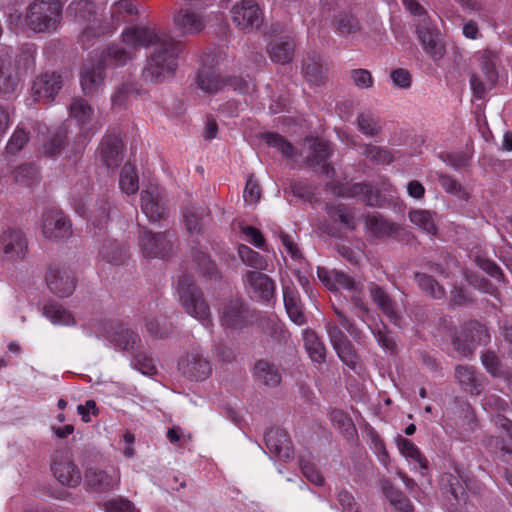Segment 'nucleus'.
<instances>
[{
	"label": "nucleus",
	"mask_w": 512,
	"mask_h": 512,
	"mask_svg": "<svg viewBox=\"0 0 512 512\" xmlns=\"http://www.w3.org/2000/svg\"><path fill=\"white\" fill-rule=\"evenodd\" d=\"M122 40L133 47H153L142 71L146 82L159 83L175 73L183 45L171 36L159 34L150 27L132 26L123 31Z\"/></svg>",
	"instance_id": "1"
},
{
	"label": "nucleus",
	"mask_w": 512,
	"mask_h": 512,
	"mask_svg": "<svg viewBox=\"0 0 512 512\" xmlns=\"http://www.w3.org/2000/svg\"><path fill=\"white\" fill-rule=\"evenodd\" d=\"M73 15L74 21L84 26L79 34V41L84 48H88L92 42L109 32L110 25L102 19L96 4L91 0H75L67 9Z\"/></svg>",
	"instance_id": "2"
},
{
	"label": "nucleus",
	"mask_w": 512,
	"mask_h": 512,
	"mask_svg": "<svg viewBox=\"0 0 512 512\" xmlns=\"http://www.w3.org/2000/svg\"><path fill=\"white\" fill-rule=\"evenodd\" d=\"M63 6L60 0H35L24 14V24L34 33H53L61 24Z\"/></svg>",
	"instance_id": "3"
},
{
	"label": "nucleus",
	"mask_w": 512,
	"mask_h": 512,
	"mask_svg": "<svg viewBox=\"0 0 512 512\" xmlns=\"http://www.w3.org/2000/svg\"><path fill=\"white\" fill-rule=\"evenodd\" d=\"M177 291L179 301L185 312L200 321L204 326H209L211 324L210 308L193 277L182 275L178 280Z\"/></svg>",
	"instance_id": "4"
},
{
	"label": "nucleus",
	"mask_w": 512,
	"mask_h": 512,
	"mask_svg": "<svg viewBox=\"0 0 512 512\" xmlns=\"http://www.w3.org/2000/svg\"><path fill=\"white\" fill-rule=\"evenodd\" d=\"M176 240L174 231L153 233L142 227L139 233V246L146 258H166L173 250Z\"/></svg>",
	"instance_id": "5"
},
{
	"label": "nucleus",
	"mask_w": 512,
	"mask_h": 512,
	"mask_svg": "<svg viewBox=\"0 0 512 512\" xmlns=\"http://www.w3.org/2000/svg\"><path fill=\"white\" fill-rule=\"evenodd\" d=\"M51 471L59 484L68 488L78 487L83 480L81 470L68 449L54 451L51 456Z\"/></svg>",
	"instance_id": "6"
},
{
	"label": "nucleus",
	"mask_w": 512,
	"mask_h": 512,
	"mask_svg": "<svg viewBox=\"0 0 512 512\" xmlns=\"http://www.w3.org/2000/svg\"><path fill=\"white\" fill-rule=\"evenodd\" d=\"M196 86L205 94L212 95L222 91L225 87L241 93L248 90L249 84L241 77H221L215 70L203 67L199 70L196 79Z\"/></svg>",
	"instance_id": "7"
},
{
	"label": "nucleus",
	"mask_w": 512,
	"mask_h": 512,
	"mask_svg": "<svg viewBox=\"0 0 512 512\" xmlns=\"http://www.w3.org/2000/svg\"><path fill=\"white\" fill-rule=\"evenodd\" d=\"M304 149L307 153L306 163L309 167H319L322 174L329 177L333 176L334 168L327 162L333 150L327 141L317 137H307L305 138Z\"/></svg>",
	"instance_id": "8"
},
{
	"label": "nucleus",
	"mask_w": 512,
	"mask_h": 512,
	"mask_svg": "<svg viewBox=\"0 0 512 512\" xmlns=\"http://www.w3.org/2000/svg\"><path fill=\"white\" fill-rule=\"evenodd\" d=\"M480 69L485 81L477 74H472L470 77V85L473 94L479 99L483 98L489 90L495 87L499 78L495 56L491 52H485L482 55L480 59Z\"/></svg>",
	"instance_id": "9"
},
{
	"label": "nucleus",
	"mask_w": 512,
	"mask_h": 512,
	"mask_svg": "<svg viewBox=\"0 0 512 512\" xmlns=\"http://www.w3.org/2000/svg\"><path fill=\"white\" fill-rule=\"evenodd\" d=\"M119 483L120 475L115 469L88 467L84 472V485L88 492L106 493L117 488Z\"/></svg>",
	"instance_id": "10"
},
{
	"label": "nucleus",
	"mask_w": 512,
	"mask_h": 512,
	"mask_svg": "<svg viewBox=\"0 0 512 512\" xmlns=\"http://www.w3.org/2000/svg\"><path fill=\"white\" fill-rule=\"evenodd\" d=\"M254 313L243 299L235 298L226 302L221 310L222 324L229 328H243L249 325Z\"/></svg>",
	"instance_id": "11"
},
{
	"label": "nucleus",
	"mask_w": 512,
	"mask_h": 512,
	"mask_svg": "<svg viewBox=\"0 0 512 512\" xmlns=\"http://www.w3.org/2000/svg\"><path fill=\"white\" fill-rule=\"evenodd\" d=\"M63 86L62 78L56 72H45L35 78L31 87L34 102L48 103L54 100Z\"/></svg>",
	"instance_id": "12"
},
{
	"label": "nucleus",
	"mask_w": 512,
	"mask_h": 512,
	"mask_svg": "<svg viewBox=\"0 0 512 512\" xmlns=\"http://www.w3.org/2000/svg\"><path fill=\"white\" fill-rule=\"evenodd\" d=\"M141 210L151 223L165 220L168 216V209L163 193L157 186H150L140 193Z\"/></svg>",
	"instance_id": "13"
},
{
	"label": "nucleus",
	"mask_w": 512,
	"mask_h": 512,
	"mask_svg": "<svg viewBox=\"0 0 512 512\" xmlns=\"http://www.w3.org/2000/svg\"><path fill=\"white\" fill-rule=\"evenodd\" d=\"M233 22L244 31L258 29L263 23V14L253 0H245L232 8Z\"/></svg>",
	"instance_id": "14"
},
{
	"label": "nucleus",
	"mask_w": 512,
	"mask_h": 512,
	"mask_svg": "<svg viewBox=\"0 0 512 512\" xmlns=\"http://www.w3.org/2000/svg\"><path fill=\"white\" fill-rule=\"evenodd\" d=\"M416 33L427 55L438 60L445 55V46L440 33L435 29L428 19H422L417 24Z\"/></svg>",
	"instance_id": "15"
},
{
	"label": "nucleus",
	"mask_w": 512,
	"mask_h": 512,
	"mask_svg": "<svg viewBox=\"0 0 512 512\" xmlns=\"http://www.w3.org/2000/svg\"><path fill=\"white\" fill-rule=\"evenodd\" d=\"M178 369L183 376L195 381H203L212 373L211 363L197 352L182 357L178 362Z\"/></svg>",
	"instance_id": "16"
},
{
	"label": "nucleus",
	"mask_w": 512,
	"mask_h": 512,
	"mask_svg": "<svg viewBox=\"0 0 512 512\" xmlns=\"http://www.w3.org/2000/svg\"><path fill=\"white\" fill-rule=\"evenodd\" d=\"M49 290L58 297L70 296L76 287V279L70 270L60 267H50L46 274Z\"/></svg>",
	"instance_id": "17"
},
{
	"label": "nucleus",
	"mask_w": 512,
	"mask_h": 512,
	"mask_svg": "<svg viewBox=\"0 0 512 512\" xmlns=\"http://www.w3.org/2000/svg\"><path fill=\"white\" fill-rule=\"evenodd\" d=\"M265 445L270 454L282 461L293 457L294 450L291 439L284 429L271 428L264 435Z\"/></svg>",
	"instance_id": "18"
},
{
	"label": "nucleus",
	"mask_w": 512,
	"mask_h": 512,
	"mask_svg": "<svg viewBox=\"0 0 512 512\" xmlns=\"http://www.w3.org/2000/svg\"><path fill=\"white\" fill-rule=\"evenodd\" d=\"M105 67L96 59L83 64L80 73V84L85 95H93L104 85Z\"/></svg>",
	"instance_id": "19"
},
{
	"label": "nucleus",
	"mask_w": 512,
	"mask_h": 512,
	"mask_svg": "<svg viewBox=\"0 0 512 512\" xmlns=\"http://www.w3.org/2000/svg\"><path fill=\"white\" fill-rule=\"evenodd\" d=\"M43 235L51 240L68 238L72 235V224L61 211H48L43 219Z\"/></svg>",
	"instance_id": "20"
},
{
	"label": "nucleus",
	"mask_w": 512,
	"mask_h": 512,
	"mask_svg": "<svg viewBox=\"0 0 512 512\" xmlns=\"http://www.w3.org/2000/svg\"><path fill=\"white\" fill-rule=\"evenodd\" d=\"M454 378L460 388L472 396H478L484 390L485 377L477 373L474 366L457 365L454 369Z\"/></svg>",
	"instance_id": "21"
},
{
	"label": "nucleus",
	"mask_w": 512,
	"mask_h": 512,
	"mask_svg": "<svg viewBox=\"0 0 512 512\" xmlns=\"http://www.w3.org/2000/svg\"><path fill=\"white\" fill-rule=\"evenodd\" d=\"M245 283L259 301L270 302L274 299L276 284L268 275L259 271H249L246 274Z\"/></svg>",
	"instance_id": "22"
},
{
	"label": "nucleus",
	"mask_w": 512,
	"mask_h": 512,
	"mask_svg": "<svg viewBox=\"0 0 512 512\" xmlns=\"http://www.w3.org/2000/svg\"><path fill=\"white\" fill-rule=\"evenodd\" d=\"M0 248L7 260H20L25 256L27 241L22 231L8 230L0 238Z\"/></svg>",
	"instance_id": "23"
},
{
	"label": "nucleus",
	"mask_w": 512,
	"mask_h": 512,
	"mask_svg": "<svg viewBox=\"0 0 512 512\" xmlns=\"http://www.w3.org/2000/svg\"><path fill=\"white\" fill-rule=\"evenodd\" d=\"M368 290L379 310L395 325L399 326L402 317L392 297L378 284L371 282Z\"/></svg>",
	"instance_id": "24"
},
{
	"label": "nucleus",
	"mask_w": 512,
	"mask_h": 512,
	"mask_svg": "<svg viewBox=\"0 0 512 512\" xmlns=\"http://www.w3.org/2000/svg\"><path fill=\"white\" fill-rule=\"evenodd\" d=\"M124 48L117 44H111L102 49L100 52H95L94 58L106 67H119L127 64L134 56V49Z\"/></svg>",
	"instance_id": "25"
},
{
	"label": "nucleus",
	"mask_w": 512,
	"mask_h": 512,
	"mask_svg": "<svg viewBox=\"0 0 512 512\" xmlns=\"http://www.w3.org/2000/svg\"><path fill=\"white\" fill-rule=\"evenodd\" d=\"M317 276L319 280L330 290L344 288L352 292L361 291V285L342 271L335 269L327 270L324 267H318Z\"/></svg>",
	"instance_id": "26"
},
{
	"label": "nucleus",
	"mask_w": 512,
	"mask_h": 512,
	"mask_svg": "<svg viewBox=\"0 0 512 512\" xmlns=\"http://www.w3.org/2000/svg\"><path fill=\"white\" fill-rule=\"evenodd\" d=\"M175 28L183 36L196 35L204 30L203 17L189 8H182L173 16Z\"/></svg>",
	"instance_id": "27"
},
{
	"label": "nucleus",
	"mask_w": 512,
	"mask_h": 512,
	"mask_svg": "<svg viewBox=\"0 0 512 512\" xmlns=\"http://www.w3.org/2000/svg\"><path fill=\"white\" fill-rule=\"evenodd\" d=\"M295 51L294 39L290 36H281L270 41L267 52L271 60L279 64L292 61Z\"/></svg>",
	"instance_id": "28"
},
{
	"label": "nucleus",
	"mask_w": 512,
	"mask_h": 512,
	"mask_svg": "<svg viewBox=\"0 0 512 512\" xmlns=\"http://www.w3.org/2000/svg\"><path fill=\"white\" fill-rule=\"evenodd\" d=\"M123 144L121 139L116 135H108L102 139L100 151L105 165L114 169L119 166L122 161Z\"/></svg>",
	"instance_id": "29"
},
{
	"label": "nucleus",
	"mask_w": 512,
	"mask_h": 512,
	"mask_svg": "<svg viewBox=\"0 0 512 512\" xmlns=\"http://www.w3.org/2000/svg\"><path fill=\"white\" fill-rule=\"evenodd\" d=\"M442 482L445 487L448 489L453 498L457 501L465 498V486L469 487L470 477L468 473L464 471V469L456 466L454 468V473H445L442 476Z\"/></svg>",
	"instance_id": "30"
},
{
	"label": "nucleus",
	"mask_w": 512,
	"mask_h": 512,
	"mask_svg": "<svg viewBox=\"0 0 512 512\" xmlns=\"http://www.w3.org/2000/svg\"><path fill=\"white\" fill-rule=\"evenodd\" d=\"M12 64L10 57L0 56V93L4 96L12 95L19 85V74Z\"/></svg>",
	"instance_id": "31"
},
{
	"label": "nucleus",
	"mask_w": 512,
	"mask_h": 512,
	"mask_svg": "<svg viewBox=\"0 0 512 512\" xmlns=\"http://www.w3.org/2000/svg\"><path fill=\"white\" fill-rule=\"evenodd\" d=\"M344 195L356 197L366 205L372 207H381L384 202L379 190L374 189L368 183H354L347 188V192Z\"/></svg>",
	"instance_id": "32"
},
{
	"label": "nucleus",
	"mask_w": 512,
	"mask_h": 512,
	"mask_svg": "<svg viewBox=\"0 0 512 512\" xmlns=\"http://www.w3.org/2000/svg\"><path fill=\"white\" fill-rule=\"evenodd\" d=\"M302 70L306 79L310 83L314 85H321L324 83L327 68L318 54L313 53L308 55L303 60Z\"/></svg>",
	"instance_id": "33"
},
{
	"label": "nucleus",
	"mask_w": 512,
	"mask_h": 512,
	"mask_svg": "<svg viewBox=\"0 0 512 512\" xmlns=\"http://www.w3.org/2000/svg\"><path fill=\"white\" fill-rule=\"evenodd\" d=\"M381 488L385 497L389 500L390 504L400 512H413L414 507L411 501L405 494L393 483L387 479H381Z\"/></svg>",
	"instance_id": "34"
},
{
	"label": "nucleus",
	"mask_w": 512,
	"mask_h": 512,
	"mask_svg": "<svg viewBox=\"0 0 512 512\" xmlns=\"http://www.w3.org/2000/svg\"><path fill=\"white\" fill-rule=\"evenodd\" d=\"M283 301L286 312L291 321L297 325H303L306 322V317L303 313L299 295L293 287H283Z\"/></svg>",
	"instance_id": "35"
},
{
	"label": "nucleus",
	"mask_w": 512,
	"mask_h": 512,
	"mask_svg": "<svg viewBox=\"0 0 512 512\" xmlns=\"http://www.w3.org/2000/svg\"><path fill=\"white\" fill-rule=\"evenodd\" d=\"M365 224L367 229L378 238L391 237L400 229L399 225L377 213L368 215Z\"/></svg>",
	"instance_id": "36"
},
{
	"label": "nucleus",
	"mask_w": 512,
	"mask_h": 512,
	"mask_svg": "<svg viewBox=\"0 0 512 512\" xmlns=\"http://www.w3.org/2000/svg\"><path fill=\"white\" fill-rule=\"evenodd\" d=\"M254 375L257 381L268 387H276L281 382V373L278 368L266 360L256 362Z\"/></svg>",
	"instance_id": "37"
},
{
	"label": "nucleus",
	"mask_w": 512,
	"mask_h": 512,
	"mask_svg": "<svg viewBox=\"0 0 512 512\" xmlns=\"http://www.w3.org/2000/svg\"><path fill=\"white\" fill-rule=\"evenodd\" d=\"M304 347L310 359L318 364L326 360V347L313 330H305L303 333Z\"/></svg>",
	"instance_id": "38"
},
{
	"label": "nucleus",
	"mask_w": 512,
	"mask_h": 512,
	"mask_svg": "<svg viewBox=\"0 0 512 512\" xmlns=\"http://www.w3.org/2000/svg\"><path fill=\"white\" fill-rule=\"evenodd\" d=\"M36 45L33 43H25L21 45L19 52L14 59V69L18 74L33 71L36 65Z\"/></svg>",
	"instance_id": "39"
},
{
	"label": "nucleus",
	"mask_w": 512,
	"mask_h": 512,
	"mask_svg": "<svg viewBox=\"0 0 512 512\" xmlns=\"http://www.w3.org/2000/svg\"><path fill=\"white\" fill-rule=\"evenodd\" d=\"M43 315L54 325L73 326L76 320L72 313L57 302H50L44 305Z\"/></svg>",
	"instance_id": "40"
},
{
	"label": "nucleus",
	"mask_w": 512,
	"mask_h": 512,
	"mask_svg": "<svg viewBox=\"0 0 512 512\" xmlns=\"http://www.w3.org/2000/svg\"><path fill=\"white\" fill-rule=\"evenodd\" d=\"M101 258L114 265L123 264L128 257V250L116 240H106L100 251Z\"/></svg>",
	"instance_id": "41"
},
{
	"label": "nucleus",
	"mask_w": 512,
	"mask_h": 512,
	"mask_svg": "<svg viewBox=\"0 0 512 512\" xmlns=\"http://www.w3.org/2000/svg\"><path fill=\"white\" fill-rule=\"evenodd\" d=\"M415 280L419 286V288L428 296L433 299L441 300L446 296V291L442 285L438 283L432 276L416 272Z\"/></svg>",
	"instance_id": "42"
},
{
	"label": "nucleus",
	"mask_w": 512,
	"mask_h": 512,
	"mask_svg": "<svg viewBox=\"0 0 512 512\" xmlns=\"http://www.w3.org/2000/svg\"><path fill=\"white\" fill-rule=\"evenodd\" d=\"M66 138V130L61 127L57 128L43 143L39 150L40 154L45 157H54L58 155L65 145Z\"/></svg>",
	"instance_id": "43"
},
{
	"label": "nucleus",
	"mask_w": 512,
	"mask_h": 512,
	"mask_svg": "<svg viewBox=\"0 0 512 512\" xmlns=\"http://www.w3.org/2000/svg\"><path fill=\"white\" fill-rule=\"evenodd\" d=\"M113 341L122 350L131 354L135 353L136 349L141 348V339L138 334L127 328L117 330L113 335Z\"/></svg>",
	"instance_id": "44"
},
{
	"label": "nucleus",
	"mask_w": 512,
	"mask_h": 512,
	"mask_svg": "<svg viewBox=\"0 0 512 512\" xmlns=\"http://www.w3.org/2000/svg\"><path fill=\"white\" fill-rule=\"evenodd\" d=\"M362 155L377 165H389L393 162L394 157L391 152L382 146L364 143L361 145Z\"/></svg>",
	"instance_id": "45"
},
{
	"label": "nucleus",
	"mask_w": 512,
	"mask_h": 512,
	"mask_svg": "<svg viewBox=\"0 0 512 512\" xmlns=\"http://www.w3.org/2000/svg\"><path fill=\"white\" fill-rule=\"evenodd\" d=\"M329 217L335 221L341 223L343 226L350 230H354L356 228V223L354 216L346 205L338 204V205H326L325 208Z\"/></svg>",
	"instance_id": "46"
},
{
	"label": "nucleus",
	"mask_w": 512,
	"mask_h": 512,
	"mask_svg": "<svg viewBox=\"0 0 512 512\" xmlns=\"http://www.w3.org/2000/svg\"><path fill=\"white\" fill-rule=\"evenodd\" d=\"M409 219L413 224L432 236H435L438 232L433 214L428 210L410 211Z\"/></svg>",
	"instance_id": "47"
},
{
	"label": "nucleus",
	"mask_w": 512,
	"mask_h": 512,
	"mask_svg": "<svg viewBox=\"0 0 512 512\" xmlns=\"http://www.w3.org/2000/svg\"><path fill=\"white\" fill-rule=\"evenodd\" d=\"M356 123L358 130L368 137H376L382 132L379 120L370 112L359 113Z\"/></svg>",
	"instance_id": "48"
},
{
	"label": "nucleus",
	"mask_w": 512,
	"mask_h": 512,
	"mask_svg": "<svg viewBox=\"0 0 512 512\" xmlns=\"http://www.w3.org/2000/svg\"><path fill=\"white\" fill-rule=\"evenodd\" d=\"M140 94L138 85L134 82H124L115 90L112 95L113 107H124L132 97Z\"/></svg>",
	"instance_id": "49"
},
{
	"label": "nucleus",
	"mask_w": 512,
	"mask_h": 512,
	"mask_svg": "<svg viewBox=\"0 0 512 512\" xmlns=\"http://www.w3.org/2000/svg\"><path fill=\"white\" fill-rule=\"evenodd\" d=\"M396 443L403 456L417 461L421 469L428 468L427 459L421 454L420 450L412 441L402 436H398Z\"/></svg>",
	"instance_id": "50"
},
{
	"label": "nucleus",
	"mask_w": 512,
	"mask_h": 512,
	"mask_svg": "<svg viewBox=\"0 0 512 512\" xmlns=\"http://www.w3.org/2000/svg\"><path fill=\"white\" fill-rule=\"evenodd\" d=\"M464 334L470 338V342L476 345H486L490 341V334L485 325L477 322H468L464 327Z\"/></svg>",
	"instance_id": "51"
},
{
	"label": "nucleus",
	"mask_w": 512,
	"mask_h": 512,
	"mask_svg": "<svg viewBox=\"0 0 512 512\" xmlns=\"http://www.w3.org/2000/svg\"><path fill=\"white\" fill-rule=\"evenodd\" d=\"M94 114L93 108L84 99H75L70 105V115L84 126L91 122Z\"/></svg>",
	"instance_id": "52"
},
{
	"label": "nucleus",
	"mask_w": 512,
	"mask_h": 512,
	"mask_svg": "<svg viewBox=\"0 0 512 512\" xmlns=\"http://www.w3.org/2000/svg\"><path fill=\"white\" fill-rule=\"evenodd\" d=\"M262 139L268 146L276 148L284 157L292 158L294 156L293 145L281 135L273 132H266L262 135Z\"/></svg>",
	"instance_id": "53"
},
{
	"label": "nucleus",
	"mask_w": 512,
	"mask_h": 512,
	"mask_svg": "<svg viewBox=\"0 0 512 512\" xmlns=\"http://www.w3.org/2000/svg\"><path fill=\"white\" fill-rule=\"evenodd\" d=\"M119 185L121 190L127 195L134 194L138 190V177L131 164L127 163L123 166L120 174Z\"/></svg>",
	"instance_id": "54"
},
{
	"label": "nucleus",
	"mask_w": 512,
	"mask_h": 512,
	"mask_svg": "<svg viewBox=\"0 0 512 512\" xmlns=\"http://www.w3.org/2000/svg\"><path fill=\"white\" fill-rule=\"evenodd\" d=\"M238 254L246 265L259 270H265L267 268V261L258 252L252 250L246 245H240L238 248Z\"/></svg>",
	"instance_id": "55"
},
{
	"label": "nucleus",
	"mask_w": 512,
	"mask_h": 512,
	"mask_svg": "<svg viewBox=\"0 0 512 512\" xmlns=\"http://www.w3.org/2000/svg\"><path fill=\"white\" fill-rule=\"evenodd\" d=\"M299 466L308 481L317 486H322L324 484V478L316 465L311 462L309 453L307 455L301 454L299 456Z\"/></svg>",
	"instance_id": "56"
},
{
	"label": "nucleus",
	"mask_w": 512,
	"mask_h": 512,
	"mask_svg": "<svg viewBox=\"0 0 512 512\" xmlns=\"http://www.w3.org/2000/svg\"><path fill=\"white\" fill-rule=\"evenodd\" d=\"M38 168L34 164H24L13 172L14 180L22 185L30 186L38 180Z\"/></svg>",
	"instance_id": "57"
},
{
	"label": "nucleus",
	"mask_w": 512,
	"mask_h": 512,
	"mask_svg": "<svg viewBox=\"0 0 512 512\" xmlns=\"http://www.w3.org/2000/svg\"><path fill=\"white\" fill-rule=\"evenodd\" d=\"M481 361L487 372L495 378L502 377L506 371L501 360L494 351L487 350L482 353Z\"/></svg>",
	"instance_id": "58"
},
{
	"label": "nucleus",
	"mask_w": 512,
	"mask_h": 512,
	"mask_svg": "<svg viewBox=\"0 0 512 512\" xmlns=\"http://www.w3.org/2000/svg\"><path fill=\"white\" fill-rule=\"evenodd\" d=\"M197 261V270L199 273L210 280L217 281L220 279V273L216 267V264L210 259V257L203 253L199 252L196 255Z\"/></svg>",
	"instance_id": "59"
},
{
	"label": "nucleus",
	"mask_w": 512,
	"mask_h": 512,
	"mask_svg": "<svg viewBox=\"0 0 512 512\" xmlns=\"http://www.w3.org/2000/svg\"><path fill=\"white\" fill-rule=\"evenodd\" d=\"M334 26L341 35L356 33L360 29L358 20L350 13H343L336 17Z\"/></svg>",
	"instance_id": "60"
},
{
	"label": "nucleus",
	"mask_w": 512,
	"mask_h": 512,
	"mask_svg": "<svg viewBox=\"0 0 512 512\" xmlns=\"http://www.w3.org/2000/svg\"><path fill=\"white\" fill-rule=\"evenodd\" d=\"M334 350L345 365L351 369H356L359 357L350 340L334 347Z\"/></svg>",
	"instance_id": "61"
},
{
	"label": "nucleus",
	"mask_w": 512,
	"mask_h": 512,
	"mask_svg": "<svg viewBox=\"0 0 512 512\" xmlns=\"http://www.w3.org/2000/svg\"><path fill=\"white\" fill-rule=\"evenodd\" d=\"M334 313L337 316L339 324L350 334L351 337L357 342L361 341L364 337L363 332L357 327L355 322L349 318L343 311L334 307Z\"/></svg>",
	"instance_id": "62"
},
{
	"label": "nucleus",
	"mask_w": 512,
	"mask_h": 512,
	"mask_svg": "<svg viewBox=\"0 0 512 512\" xmlns=\"http://www.w3.org/2000/svg\"><path fill=\"white\" fill-rule=\"evenodd\" d=\"M133 355V365L141 373L145 375H151L155 372V366L153 359L149 357L140 348L136 349Z\"/></svg>",
	"instance_id": "63"
},
{
	"label": "nucleus",
	"mask_w": 512,
	"mask_h": 512,
	"mask_svg": "<svg viewBox=\"0 0 512 512\" xmlns=\"http://www.w3.org/2000/svg\"><path fill=\"white\" fill-rule=\"evenodd\" d=\"M492 420L495 426L501 430L508 439L509 446H503L502 450L506 453H512V420L503 414H495Z\"/></svg>",
	"instance_id": "64"
}]
</instances>
